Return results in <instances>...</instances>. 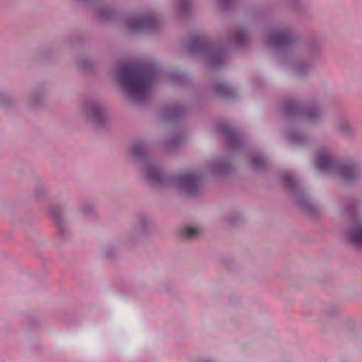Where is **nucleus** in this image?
Segmentation results:
<instances>
[{
    "label": "nucleus",
    "mask_w": 362,
    "mask_h": 362,
    "mask_svg": "<svg viewBox=\"0 0 362 362\" xmlns=\"http://www.w3.org/2000/svg\"><path fill=\"white\" fill-rule=\"evenodd\" d=\"M119 81L132 97L142 99L153 84V74L142 66L128 64L122 68Z\"/></svg>",
    "instance_id": "1"
},
{
    "label": "nucleus",
    "mask_w": 362,
    "mask_h": 362,
    "mask_svg": "<svg viewBox=\"0 0 362 362\" xmlns=\"http://www.w3.org/2000/svg\"><path fill=\"white\" fill-rule=\"evenodd\" d=\"M316 167L325 173L337 175L344 182H352L359 177L358 168L354 165L337 163L327 150L321 151L317 158Z\"/></svg>",
    "instance_id": "2"
},
{
    "label": "nucleus",
    "mask_w": 362,
    "mask_h": 362,
    "mask_svg": "<svg viewBox=\"0 0 362 362\" xmlns=\"http://www.w3.org/2000/svg\"><path fill=\"white\" fill-rule=\"evenodd\" d=\"M174 182L178 185L180 191L190 196L197 195L202 185L200 176L194 173L176 176L174 177Z\"/></svg>",
    "instance_id": "3"
},
{
    "label": "nucleus",
    "mask_w": 362,
    "mask_h": 362,
    "mask_svg": "<svg viewBox=\"0 0 362 362\" xmlns=\"http://www.w3.org/2000/svg\"><path fill=\"white\" fill-rule=\"evenodd\" d=\"M354 228L349 232L351 240L358 247H362V221L357 214L351 216Z\"/></svg>",
    "instance_id": "4"
},
{
    "label": "nucleus",
    "mask_w": 362,
    "mask_h": 362,
    "mask_svg": "<svg viewBox=\"0 0 362 362\" xmlns=\"http://www.w3.org/2000/svg\"><path fill=\"white\" fill-rule=\"evenodd\" d=\"M270 43L277 47H284L291 42L290 35L287 32L277 31L270 36Z\"/></svg>",
    "instance_id": "5"
},
{
    "label": "nucleus",
    "mask_w": 362,
    "mask_h": 362,
    "mask_svg": "<svg viewBox=\"0 0 362 362\" xmlns=\"http://www.w3.org/2000/svg\"><path fill=\"white\" fill-rule=\"evenodd\" d=\"M155 20L152 17L146 16L139 18L131 25L134 30H141L151 28L154 25Z\"/></svg>",
    "instance_id": "6"
},
{
    "label": "nucleus",
    "mask_w": 362,
    "mask_h": 362,
    "mask_svg": "<svg viewBox=\"0 0 362 362\" xmlns=\"http://www.w3.org/2000/svg\"><path fill=\"white\" fill-rule=\"evenodd\" d=\"M146 177L151 181H160L162 178V173L158 168L151 167L146 171Z\"/></svg>",
    "instance_id": "7"
},
{
    "label": "nucleus",
    "mask_w": 362,
    "mask_h": 362,
    "mask_svg": "<svg viewBox=\"0 0 362 362\" xmlns=\"http://www.w3.org/2000/svg\"><path fill=\"white\" fill-rule=\"evenodd\" d=\"M199 229L197 227L187 226L181 230V235L187 239L193 238L198 235Z\"/></svg>",
    "instance_id": "8"
},
{
    "label": "nucleus",
    "mask_w": 362,
    "mask_h": 362,
    "mask_svg": "<svg viewBox=\"0 0 362 362\" xmlns=\"http://www.w3.org/2000/svg\"><path fill=\"white\" fill-rule=\"evenodd\" d=\"M144 145L141 144H136L132 148V154L134 156H140L144 152Z\"/></svg>",
    "instance_id": "9"
},
{
    "label": "nucleus",
    "mask_w": 362,
    "mask_h": 362,
    "mask_svg": "<svg viewBox=\"0 0 362 362\" xmlns=\"http://www.w3.org/2000/svg\"><path fill=\"white\" fill-rule=\"evenodd\" d=\"M93 110L95 113H98V107H93Z\"/></svg>",
    "instance_id": "10"
},
{
    "label": "nucleus",
    "mask_w": 362,
    "mask_h": 362,
    "mask_svg": "<svg viewBox=\"0 0 362 362\" xmlns=\"http://www.w3.org/2000/svg\"><path fill=\"white\" fill-rule=\"evenodd\" d=\"M243 40V37H240L238 39H237V41H242Z\"/></svg>",
    "instance_id": "11"
},
{
    "label": "nucleus",
    "mask_w": 362,
    "mask_h": 362,
    "mask_svg": "<svg viewBox=\"0 0 362 362\" xmlns=\"http://www.w3.org/2000/svg\"><path fill=\"white\" fill-rule=\"evenodd\" d=\"M221 1H222L223 2H224V3H226V2L229 1L230 0H221Z\"/></svg>",
    "instance_id": "12"
}]
</instances>
